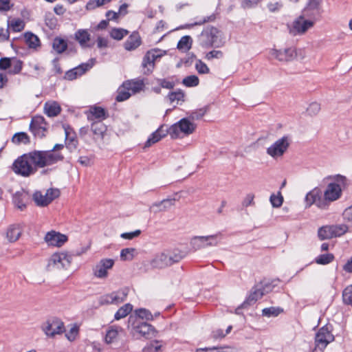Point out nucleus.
Instances as JSON below:
<instances>
[{
  "mask_svg": "<svg viewBox=\"0 0 352 352\" xmlns=\"http://www.w3.org/2000/svg\"><path fill=\"white\" fill-rule=\"evenodd\" d=\"M200 46L209 49L212 47L219 48L224 46L226 38L223 33L213 26L206 28L198 37Z\"/></svg>",
  "mask_w": 352,
  "mask_h": 352,
  "instance_id": "f257e3e1",
  "label": "nucleus"
},
{
  "mask_svg": "<svg viewBox=\"0 0 352 352\" xmlns=\"http://www.w3.org/2000/svg\"><path fill=\"white\" fill-rule=\"evenodd\" d=\"M29 153L32 158V162L36 169L54 165L64 159L60 153L52 151H34Z\"/></svg>",
  "mask_w": 352,
  "mask_h": 352,
  "instance_id": "f03ea898",
  "label": "nucleus"
},
{
  "mask_svg": "<svg viewBox=\"0 0 352 352\" xmlns=\"http://www.w3.org/2000/svg\"><path fill=\"white\" fill-rule=\"evenodd\" d=\"M72 261V256L66 252L52 254L47 260L46 270L49 272L67 270Z\"/></svg>",
  "mask_w": 352,
  "mask_h": 352,
  "instance_id": "7ed1b4c3",
  "label": "nucleus"
},
{
  "mask_svg": "<svg viewBox=\"0 0 352 352\" xmlns=\"http://www.w3.org/2000/svg\"><path fill=\"white\" fill-rule=\"evenodd\" d=\"M12 170L23 177H29L36 172V168L32 162L30 153L19 157L13 163Z\"/></svg>",
  "mask_w": 352,
  "mask_h": 352,
  "instance_id": "20e7f679",
  "label": "nucleus"
},
{
  "mask_svg": "<svg viewBox=\"0 0 352 352\" xmlns=\"http://www.w3.org/2000/svg\"><path fill=\"white\" fill-rule=\"evenodd\" d=\"M41 329L48 338H54L65 332V324L58 318L51 317L41 324Z\"/></svg>",
  "mask_w": 352,
  "mask_h": 352,
  "instance_id": "39448f33",
  "label": "nucleus"
},
{
  "mask_svg": "<svg viewBox=\"0 0 352 352\" xmlns=\"http://www.w3.org/2000/svg\"><path fill=\"white\" fill-rule=\"evenodd\" d=\"M196 129V124L189 118H182L177 123L173 124L168 129V134L173 139H176L183 135L192 134Z\"/></svg>",
  "mask_w": 352,
  "mask_h": 352,
  "instance_id": "423d86ee",
  "label": "nucleus"
},
{
  "mask_svg": "<svg viewBox=\"0 0 352 352\" xmlns=\"http://www.w3.org/2000/svg\"><path fill=\"white\" fill-rule=\"evenodd\" d=\"M128 327L131 329L134 334H138L146 338H152L155 335L154 328L149 324L143 322L135 316H130Z\"/></svg>",
  "mask_w": 352,
  "mask_h": 352,
  "instance_id": "0eeeda50",
  "label": "nucleus"
},
{
  "mask_svg": "<svg viewBox=\"0 0 352 352\" xmlns=\"http://www.w3.org/2000/svg\"><path fill=\"white\" fill-rule=\"evenodd\" d=\"M331 327L325 325L321 327L315 337V346L311 352H323L327 346L334 340Z\"/></svg>",
  "mask_w": 352,
  "mask_h": 352,
  "instance_id": "6e6552de",
  "label": "nucleus"
},
{
  "mask_svg": "<svg viewBox=\"0 0 352 352\" xmlns=\"http://www.w3.org/2000/svg\"><path fill=\"white\" fill-rule=\"evenodd\" d=\"M314 25L313 20L307 19L301 14L291 25H288L289 32L293 36L303 34Z\"/></svg>",
  "mask_w": 352,
  "mask_h": 352,
  "instance_id": "1a4fd4ad",
  "label": "nucleus"
},
{
  "mask_svg": "<svg viewBox=\"0 0 352 352\" xmlns=\"http://www.w3.org/2000/svg\"><path fill=\"white\" fill-rule=\"evenodd\" d=\"M60 196V190L58 188H49L45 194L40 191L35 192L33 199L38 206H47L53 200Z\"/></svg>",
  "mask_w": 352,
  "mask_h": 352,
  "instance_id": "9d476101",
  "label": "nucleus"
},
{
  "mask_svg": "<svg viewBox=\"0 0 352 352\" xmlns=\"http://www.w3.org/2000/svg\"><path fill=\"white\" fill-rule=\"evenodd\" d=\"M220 235V234H216L208 236H196L192 238L190 245L195 250L209 246H216L219 243L218 237Z\"/></svg>",
  "mask_w": 352,
  "mask_h": 352,
  "instance_id": "9b49d317",
  "label": "nucleus"
},
{
  "mask_svg": "<svg viewBox=\"0 0 352 352\" xmlns=\"http://www.w3.org/2000/svg\"><path fill=\"white\" fill-rule=\"evenodd\" d=\"M269 56L271 59L277 60L280 62H289L296 56V50L294 47H288L284 50L276 48L270 49Z\"/></svg>",
  "mask_w": 352,
  "mask_h": 352,
  "instance_id": "f8f14e48",
  "label": "nucleus"
},
{
  "mask_svg": "<svg viewBox=\"0 0 352 352\" xmlns=\"http://www.w3.org/2000/svg\"><path fill=\"white\" fill-rule=\"evenodd\" d=\"M289 145V143L287 138L283 137L277 140L267 148V153L274 159H277L283 155L287 150Z\"/></svg>",
  "mask_w": 352,
  "mask_h": 352,
  "instance_id": "ddd939ff",
  "label": "nucleus"
},
{
  "mask_svg": "<svg viewBox=\"0 0 352 352\" xmlns=\"http://www.w3.org/2000/svg\"><path fill=\"white\" fill-rule=\"evenodd\" d=\"M316 204L319 208L327 209L326 201L322 199V192L318 188L309 191L305 197V208H309Z\"/></svg>",
  "mask_w": 352,
  "mask_h": 352,
  "instance_id": "4468645a",
  "label": "nucleus"
},
{
  "mask_svg": "<svg viewBox=\"0 0 352 352\" xmlns=\"http://www.w3.org/2000/svg\"><path fill=\"white\" fill-rule=\"evenodd\" d=\"M341 195L342 188L340 184L336 182L329 183L323 192V201H326L327 208L329 203L338 200Z\"/></svg>",
  "mask_w": 352,
  "mask_h": 352,
  "instance_id": "2eb2a0df",
  "label": "nucleus"
},
{
  "mask_svg": "<svg viewBox=\"0 0 352 352\" xmlns=\"http://www.w3.org/2000/svg\"><path fill=\"white\" fill-rule=\"evenodd\" d=\"M162 55L163 54L160 50L155 49L148 51L144 56L142 63L144 73L146 74L151 73L155 66V60L157 58H160Z\"/></svg>",
  "mask_w": 352,
  "mask_h": 352,
  "instance_id": "dca6fc26",
  "label": "nucleus"
},
{
  "mask_svg": "<svg viewBox=\"0 0 352 352\" xmlns=\"http://www.w3.org/2000/svg\"><path fill=\"white\" fill-rule=\"evenodd\" d=\"M114 263V260L111 258L101 259L93 269L94 276L99 278H106L108 276V270L113 267Z\"/></svg>",
  "mask_w": 352,
  "mask_h": 352,
  "instance_id": "f3484780",
  "label": "nucleus"
},
{
  "mask_svg": "<svg viewBox=\"0 0 352 352\" xmlns=\"http://www.w3.org/2000/svg\"><path fill=\"white\" fill-rule=\"evenodd\" d=\"M30 128L35 136L41 138L45 135L47 123L43 116H36L32 119Z\"/></svg>",
  "mask_w": 352,
  "mask_h": 352,
  "instance_id": "a211bd4d",
  "label": "nucleus"
},
{
  "mask_svg": "<svg viewBox=\"0 0 352 352\" xmlns=\"http://www.w3.org/2000/svg\"><path fill=\"white\" fill-rule=\"evenodd\" d=\"M68 238L66 235L56 231L48 232L44 238L45 243L49 246L61 247Z\"/></svg>",
  "mask_w": 352,
  "mask_h": 352,
  "instance_id": "6ab92c4d",
  "label": "nucleus"
},
{
  "mask_svg": "<svg viewBox=\"0 0 352 352\" xmlns=\"http://www.w3.org/2000/svg\"><path fill=\"white\" fill-rule=\"evenodd\" d=\"M124 334V331L121 327L111 325L109 327L106 331L104 342L107 344L116 343Z\"/></svg>",
  "mask_w": 352,
  "mask_h": 352,
  "instance_id": "aec40b11",
  "label": "nucleus"
},
{
  "mask_svg": "<svg viewBox=\"0 0 352 352\" xmlns=\"http://www.w3.org/2000/svg\"><path fill=\"white\" fill-rule=\"evenodd\" d=\"M93 65V63H82L67 72L65 78L69 80L76 79L91 69Z\"/></svg>",
  "mask_w": 352,
  "mask_h": 352,
  "instance_id": "412c9836",
  "label": "nucleus"
},
{
  "mask_svg": "<svg viewBox=\"0 0 352 352\" xmlns=\"http://www.w3.org/2000/svg\"><path fill=\"white\" fill-rule=\"evenodd\" d=\"M87 116L88 120L91 122H95V120L102 122L107 117L106 111L103 108L97 106L90 107L87 112Z\"/></svg>",
  "mask_w": 352,
  "mask_h": 352,
  "instance_id": "4be33fe9",
  "label": "nucleus"
},
{
  "mask_svg": "<svg viewBox=\"0 0 352 352\" xmlns=\"http://www.w3.org/2000/svg\"><path fill=\"white\" fill-rule=\"evenodd\" d=\"M168 133L167 126H161L155 132H153L146 140L144 146L150 147L151 145L157 143Z\"/></svg>",
  "mask_w": 352,
  "mask_h": 352,
  "instance_id": "5701e85b",
  "label": "nucleus"
},
{
  "mask_svg": "<svg viewBox=\"0 0 352 352\" xmlns=\"http://www.w3.org/2000/svg\"><path fill=\"white\" fill-rule=\"evenodd\" d=\"M144 87V81L141 79L127 80L122 84V89L129 90L131 94L140 92Z\"/></svg>",
  "mask_w": 352,
  "mask_h": 352,
  "instance_id": "b1692460",
  "label": "nucleus"
},
{
  "mask_svg": "<svg viewBox=\"0 0 352 352\" xmlns=\"http://www.w3.org/2000/svg\"><path fill=\"white\" fill-rule=\"evenodd\" d=\"M28 200V193L24 190L17 191L13 195V203L21 210L26 207Z\"/></svg>",
  "mask_w": 352,
  "mask_h": 352,
  "instance_id": "393cba45",
  "label": "nucleus"
},
{
  "mask_svg": "<svg viewBox=\"0 0 352 352\" xmlns=\"http://www.w3.org/2000/svg\"><path fill=\"white\" fill-rule=\"evenodd\" d=\"M74 38L82 48H85L89 46L88 43L91 39V34L87 30L79 29L74 33Z\"/></svg>",
  "mask_w": 352,
  "mask_h": 352,
  "instance_id": "a878e982",
  "label": "nucleus"
},
{
  "mask_svg": "<svg viewBox=\"0 0 352 352\" xmlns=\"http://www.w3.org/2000/svg\"><path fill=\"white\" fill-rule=\"evenodd\" d=\"M151 265L153 267L163 268L171 265V258L168 254L162 252L155 256L151 261Z\"/></svg>",
  "mask_w": 352,
  "mask_h": 352,
  "instance_id": "bb28decb",
  "label": "nucleus"
},
{
  "mask_svg": "<svg viewBox=\"0 0 352 352\" xmlns=\"http://www.w3.org/2000/svg\"><path fill=\"white\" fill-rule=\"evenodd\" d=\"M22 231L23 229L19 224L10 226L6 232V237L9 242L14 243L16 241L20 238Z\"/></svg>",
  "mask_w": 352,
  "mask_h": 352,
  "instance_id": "cd10ccee",
  "label": "nucleus"
},
{
  "mask_svg": "<svg viewBox=\"0 0 352 352\" xmlns=\"http://www.w3.org/2000/svg\"><path fill=\"white\" fill-rule=\"evenodd\" d=\"M175 199H166L160 202L153 204L150 207V210L154 213L166 210L175 205Z\"/></svg>",
  "mask_w": 352,
  "mask_h": 352,
  "instance_id": "c85d7f7f",
  "label": "nucleus"
},
{
  "mask_svg": "<svg viewBox=\"0 0 352 352\" xmlns=\"http://www.w3.org/2000/svg\"><path fill=\"white\" fill-rule=\"evenodd\" d=\"M141 45V38L138 32H133L124 42V48L127 51H132Z\"/></svg>",
  "mask_w": 352,
  "mask_h": 352,
  "instance_id": "c756f323",
  "label": "nucleus"
},
{
  "mask_svg": "<svg viewBox=\"0 0 352 352\" xmlns=\"http://www.w3.org/2000/svg\"><path fill=\"white\" fill-rule=\"evenodd\" d=\"M91 130L94 135V139H103L107 131L106 125L100 121L92 122L91 124Z\"/></svg>",
  "mask_w": 352,
  "mask_h": 352,
  "instance_id": "7c9ffc66",
  "label": "nucleus"
},
{
  "mask_svg": "<svg viewBox=\"0 0 352 352\" xmlns=\"http://www.w3.org/2000/svg\"><path fill=\"white\" fill-rule=\"evenodd\" d=\"M60 107L58 102L54 101L47 102L44 105L45 113L49 117H54L58 115L60 112Z\"/></svg>",
  "mask_w": 352,
  "mask_h": 352,
  "instance_id": "2f4dec72",
  "label": "nucleus"
},
{
  "mask_svg": "<svg viewBox=\"0 0 352 352\" xmlns=\"http://www.w3.org/2000/svg\"><path fill=\"white\" fill-rule=\"evenodd\" d=\"M265 295L264 292L261 287H259L258 285H256L252 290L250 294L247 298L246 303L249 305H252L254 303L256 300L261 298Z\"/></svg>",
  "mask_w": 352,
  "mask_h": 352,
  "instance_id": "473e14b6",
  "label": "nucleus"
},
{
  "mask_svg": "<svg viewBox=\"0 0 352 352\" xmlns=\"http://www.w3.org/2000/svg\"><path fill=\"white\" fill-rule=\"evenodd\" d=\"M52 48L57 54H62L67 48V42L63 38L56 37L52 41Z\"/></svg>",
  "mask_w": 352,
  "mask_h": 352,
  "instance_id": "72a5a7b5",
  "label": "nucleus"
},
{
  "mask_svg": "<svg viewBox=\"0 0 352 352\" xmlns=\"http://www.w3.org/2000/svg\"><path fill=\"white\" fill-rule=\"evenodd\" d=\"M25 39L27 45L30 48L36 49L40 47V40L36 35L31 32H27L25 34Z\"/></svg>",
  "mask_w": 352,
  "mask_h": 352,
  "instance_id": "f704fd0d",
  "label": "nucleus"
},
{
  "mask_svg": "<svg viewBox=\"0 0 352 352\" xmlns=\"http://www.w3.org/2000/svg\"><path fill=\"white\" fill-rule=\"evenodd\" d=\"M79 326L76 324L70 325L69 329L65 332V337L69 342L75 341L79 335Z\"/></svg>",
  "mask_w": 352,
  "mask_h": 352,
  "instance_id": "c9c22d12",
  "label": "nucleus"
},
{
  "mask_svg": "<svg viewBox=\"0 0 352 352\" xmlns=\"http://www.w3.org/2000/svg\"><path fill=\"white\" fill-rule=\"evenodd\" d=\"M12 142L15 144H28L30 142V138L25 132H19L15 133L12 138Z\"/></svg>",
  "mask_w": 352,
  "mask_h": 352,
  "instance_id": "e433bc0d",
  "label": "nucleus"
},
{
  "mask_svg": "<svg viewBox=\"0 0 352 352\" xmlns=\"http://www.w3.org/2000/svg\"><path fill=\"white\" fill-rule=\"evenodd\" d=\"M318 235L321 240L333 238L331 226L321 227L318 231Z\"/></svg>",
  "mask_w": 352,
  "mask_h": 352,
  "instance_id": "4c0bfd02",
  "label": "nucleus"
},
{
  "mask_svg": "<svg viewBox=\"0 0 352 352\" xmlns=\"http://www.w3.org/2000/svg\"><path fill=\"white\" fill-rule=\"evenodd\" d=\"M192 40L189 36H182L177 43V48L184 52H186L191 47Z\"/></svg>",
  "mask_w": 352,
  "mask_h": 352,
  "instance_id": "58836bf2",
  "label": "nucleus"
},
{
  "mask_svg": "<svg viewBox=\"0 0 352 352\" xmlns=\"http://www.w3.org/2000/svg\"><path fill=\"white\" fill-rule=\"evenodd\" d=\"M133 307L131 304H125L121 307L115 314V319L120 320L126 317L131 311Z\"/></svg>",
  "mask_w": 352,
  "mask_h": 352,
  "instance_id": "ea45409f",
  "label": "nucleus"
},
{
  "mask_svg": "<svg viewBox=\"0 0 352 352\" xmlns=\"http://www.w3.org/2000/svg\"><path fill=\"white\" fill-rule=\"evenodd\" d=\"M128 34V30L123 28H113L110 32L111 37L118 41L122 40Z\"/></svg>",
  "mask_w": 352,
  "mask_h": 352,
  "instance_id": "a19ab883",
  "label": "nucleus"
},
{
  "mask_svg": "<svg viewBox=\"0 0 352 352\" xmlns=\"http://www.w3.org/2000/svg\"><path fill=\"white\" fill-rule=\"evenodd\" d=\"M334 259V256L333 254L327 253L319 255L315 259V261L317 264L319 265H327L332 262Z\"/></svg>",
  "mask_w": 352,
  "mask_h": 352,
  "instance_id": "79ce46f5",
  "label": "nucleus"
},
{
  "mask_svg": "<svg viewBox=\"0 0 352 352\" xmlns=\"http://www.w3.org/2000/svg\"><path fill=\"white\" fill-rule=\"evenodd\" d=\"M333 237L343 235L348 230V226L344 224L331 226Z\"/></svg>",
  "mask_w": 352,
  "mask_h": 352,
  "instance_id": "37998d69",
  "label": "nucleus"
},
{
  "mask_svg": "<svg viewBox=\"0 0 352 352\" xmlns=\"http://www.w3.org/2000/svg\"><path fill=\"white\" fill-rule=\"evenodd\" d=\"M135 317L140 320L145 319L146 320H153V317L152 314L146 309H139L135 310Z\"/></svg>",
  "mask_w": 352,
  "mask_h": 352,
  "instance_id": "c03bdc74",
  "label": "nucleus"
},
{
  "mask_svg": "<svg viewBox=\"0 0 352 352\" xmlns=\"http://www.w3.org/2000/svg\"><path fill=\"white\" fill-rule=\"evenodd\" d=\"M305 10H306V12L312 10L316 14H321L320 3L318 0H310Z\"/></svg>",
  "mask_w": 352,
  "mask_h": 352,
  "instance_id": "a18cd8bd",
  "label": "nucleus"
},
{
  "mask_svg": "<svg viewBox=\"0 0 352 352\" xmlns=\"http://www.w3.org/2000/svg\"><path fill=\"white\" fill-rule=\"evenodd\" d=\"M199 80L195 75L188 76L184 78L182 80V83L188 87H195L199 85Z\"/></svg>",
  "mask_w": 352,
  "mask_h": 352,
  "instance_id": "49530a36",
  "label": "nucleus"
},
{
  "mask_svg": "<svg viewBox=\"0 0 352 352\" xmlns=\"http://www.w3.org/2000/svg\"><path fill=\"white\" fill-rule=\"evenodd\" d=\"M270 201L273 207L279 208L283 204V197L282 196L280 192H278L277 195L272 194L270 196Z\"/></svg>",
  "mask_w": 352,
  "mask_h": 352,
  "instance_id": "de8ad7c7",
  "label": "nucleus"
},
{
  "mask_svg": "<svg viewBox=\"0 0 352 352\" xmlns=\"http://www.w3.org/2000/svg\"><path fill=\"white\" fill-rule=\"evenodd\" d=\"M111 294L113 297V304L117 305L125 300L127 293L125 291H118L112 292Z\"/></svg>",
  "mask_w": 352,
  "mask_h": 352,
  "instance_id": "09e8293b",
  "label": "nucleus"
},
{
  "mask_svg": "<svg viewBox=\"0 0 352 352\" xmlns=\"http://www.w3.org/2000/svg\"><path fill=\"white\" fill-rule=\"evenodd\" d=\"M135 249L134 248H124L121 250L120 258L123 261H131L134 257Z\"/></svg>",
  "mask_w": 352,
  "mask_h": 352,
  "instance_id": "8fccbe9b",
  "label": "nucleus"
},
{
  "mask_svg": "<svg viewBox=\"0 0 352 352\" xmlns=\"http://www.w3.org/2000/svg\"><path fill=\"white\" fill-rule=\"evenodd\" d=\"M320 104L317 102H313L309 104L307 109V113L310 116H315L318 114L320 111Z\"/></svg>",
  "mask_w": 352,
  "mask_h": 352,
  "instance_id": "3c124183",
  "label": "nucleus"
},
{
  "mask_svg": "<svg viewBox=\"0 0 352 352\" xmlns=\"http://www.w3.org/2000/svg\"><path fill=\"white\" fill-rule=\"evenodd\" d=\"M343 301L352 306V285L346 287L342 292Z\"/></svg>",
  "mask_w": 352,
  "mask_h": 352,
  "instance_id": "603ef678",
  "label": "nucleus"
},
{
  "mask_svg": "<svg viewBox=\"0 0 352 352\" xmlns=\"http://www.w3.org/2000/svg\"><path fill=\"white\" fill-rule=\"evenodd\" d=\"M195 67L199 74H207L210 72L209 67L201 60H196Z\"/></svg>",
  "mask_w": 352,
  "mask_h": 352,
  "instance_id": "864d4df0",
  "label": "nucleus"
},
{
  "mask_svg": "<svg viewBox=\"0 0 352 352\" xmlns=\"http://www.w3.org/2000/svg\"><path fill=\"white\" fill-rule=\"evenodd\" d=\"M111 0H89V2L86 5V8L87 10H94L96 8L102 6Z\"/></svg>",
  "mask_w": 352,
  "mask_h": 352,
  "instance_id": "5fc2aeb1",
  "label": "nucleus"
},
{
  "mask_svg": "<svg viewBox=\"0 0 352 352\" xmlns=\"http://www.w3.org/2000/svg\"><path fill=\"white\" fill-rule=\"evenodd\" d=\"M281 311L282 309L280 308L271 307L263 309L262 310V314L263 316L267 317H275L277 316L281 312Z\"/></svg>",
  "mask_w": 352,
  "mask_h": 352,
  "instance_id": "6e6d98bb",
  "label": "nucleus"
},
{
  "mask_svg": "<svg viewBox=\"0 0 352 352\" xmlns=\"http://www.w3.org/2000/svg\"><path fill=\"white\" fill-rule=\"evenodd\" d=\"M9 27L14 31V32H21L23 30L25 27L24 22L21 19H14L12 20L10 23L9 24Z\"/></svg>",
  "mask_w": 352,
  "mask_h": 352,
  "instance_id": "4d7b16f0",
  "label": "nucleus"
},
{
  "mask_svg": "<svg viewBox=\"0 0 352 352\" xmlns=\"http://www.w3.org/2000/svg\"><path fill=\"white\" fill-rule=\"evenodd\" d=\"M223 57V53L221 50H212L206 54L205 58L208 60H211L214 58L221 59Z\"/></svg>",
  "mask_w": 352,
  "mask_h": 352,
  "instance_id": "13d9d810",
  "label": "nucleus"
},
{
  "mask_svg": "<svg viewBox=\"0 0 352 352\" xmlns=\"http://www.w3.org/2000/svg\"><path fill=\"white\" fill-rule=\"evenodd\" d=\"M131 93L129 90L122 89V86L119 88L118 94L116 96V100L119 102H122L127 100L131 96Z\"/></svg>",
  "mask_w": 352,
  "mask_h": 352,
  "instance_id": "bf43d9fd",
  "label": "nucleus"
},
{
  "mask_svg": "<svg viewBox=\"0 0 352 352\" xmlns=\"http://www.w3.org/2000/svg\"><path fill=\"white\" fill-rule=\"evenodd\" d=\"M184 94L182 91H178L172 92L168 95V98L170 102H179L180 100H184Z\"/></svg>",
  "mask_w": 352,
  "mask_h": 352,
  "instance_id": "052dcab7",
  "label": "nucleus"
},
{
  "mask_svg": "<svg viewBox=\"0 0 352 352\" xmlns=\"http://www.w3.org/2000/svg\"><path fill=\"white\" fill-rule=\"evenodd\" d=\"M282 7L283 4L279 1H270L267 4V8L271 12H278Z\"/></svg>",
  "mask_w": 352,
  "mask_h": 352,
  "instance_id": "680f3d73",
  "label": "nucleus"
},
{
  "mask_svg": "<svg viewBox=\"0 0 352 352\" xmlns=\"http://www.w3.org/2000/svg\"><path fill=\"white\" fill-rule=\"evenodd\" d=\"M141 233L140 230H136L131 232H124L121 234L120 236L124 239L131 240L133 238L138 237Z\"/></svg>",
  "mask_w": 352,
  "mask_h": 352,
  "instance_id": "e2e57ef3",
  "label": "nucleus"
},
{
  "mask_svg": "<svg viewBox=\"0 0 352 352\" xmlns=\"http://www.w3.org/2000/svg\"><path fill=\"white\" fill-rule=\"evenodd\" d=\"M302 15L305 16L306 19L313 20L315 22L317 18L320 15V14H316L312 10H309V12H306V10L304 9L302 12Z\"/></svg>",
  "mask_w": 352,
  "mask_h": 352,
  "instance_id": "0e129e2a",
  "label": "nucleus"
},
{
  "mask_svg": "<svg viewBox=\"0 0 352 352\" xmlns=\"http://www.w3.org/2000/svg\"><path fill=\"white\" fill-rule=\"evenodd\" d=\"M13 6L10 0H0V10L8 11Z\"/></svg>",
  "mask_w": 352,
  "mask_h": 352,
  "instance_id": "69168bd1",
  "label": "nucleus"
},
{
  "mask_svg": "<svg viewBox=\"0 0 352 352\" xmlns=\"http://www.w3.org/2000/svg\"><path fill=\"white\" fill-rule=\"evenodd\" d=\"M230 349V347H206V348H200L197 349L196 352H219V349Z\"/></svg>",
  "mask_w": 352,
  "mask_h": 352,
  "instance_id": "338daca9",
  "label": "nucleus"
},
{
  "mask_svg": "<svg viewBox=\"0 0 352 352\" xmlns=\"http://www.w3.org/2000/svg\"><path fill=\"white\" fill-rule=\"evenodd\" d=\"M343 217L345 220L352 223V206L344 210L343 212Z\"/></svg>",
  "mask_w": 352,
  "mask_h": 352,
  "instance_id": "774afa93",
  "label": "nucleus"
}]
</instances>
